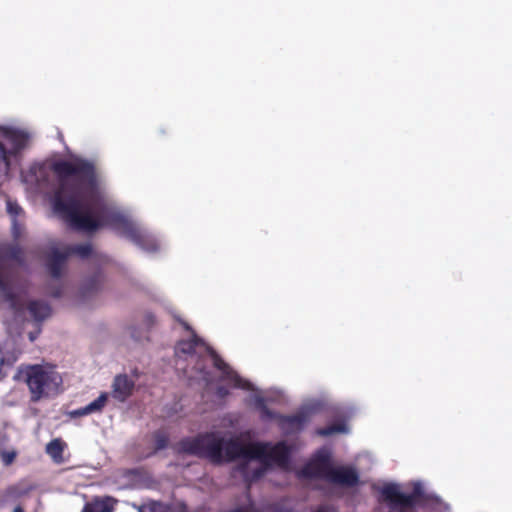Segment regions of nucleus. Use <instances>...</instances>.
I'll return each instance as SVG.
<instances>
[{"mask_svg":"<svg viewBox=\"0 0 512 512\" xmlns=\"http://www.w3.org/2000/svg\"><path fill=\"white\" fill-rule=\"evenodd\" d=\"M54 171L59 178L54 209L69 226L88 233L110 227L147 252L158 249L155 237L106 197L92 163L71 158L57 162Z\"/></svg>","mask_w":512,"mask_h":512,"instance_id":"1","label":"nucleus"},{"mask_svg":"<svg viewBox=\"0 0 512 512\" xmlns=\"http://www.w3.org/2000/svg\"><path fill=\"white\" fill-rule=\"evenodd\" d=\"M180 451L204 456L211 461H238L245 480L253 481L261 477L273 466L286 467L289 459V448L284 442L244 443L238 437L227 438L222 432H210L194 439H186L180 443Z\"/></svg>","mask_w":512,"mask_h":512,"instance_id":"2","label":"nucleus"},{"mask_svg":"<svg viewBox=\"0 0 512 512\" xmlns=\"http://www.w3.org/2000/svg\"><path fill=\"white\" fill-rule=\"evenodd\" d=\"M175 366L190 380L203 384L207 391H215L219 398L228 394L226 386L254 391L253 385L240 378L211 348L192 334L175 347Z\"/></svg>","mask_w":512,"mask_h":512,"instance_id":"3","label":"nucleus"},{"mask_svg":"<svg viewBox=\"0 0 512 512\" xmlns=\"http://www.w3.org/2000/svg\"><path fill=\"white\" fill-rule=\"evenodd\" d=\"M0 297L13 313L16 321H22L28 313L35 321H43L50 313L49 305L43 301H28L27 285L23 281L0 277Z\"/></svg>","mask_w":512,"mask_h":512,"instance_id":"4","label":"nucleus"},{"mask_svg":"<svg viewBox=\"0 0 512 512\" xmlns=\"http://www.w3.org/2000/svg\"><path fill=\"white\" fill-rule=\"evenodd\" d=\"M304 478L318 479L330 489H339L352 484V468L333 465L330 453L319 450L314 458L300 471Z\"/></svg>","mask_w":512,"mask_h":512,"instance_id":"5","label":"nucleus"},{"mask_svg":"<svg viewBox=\"0 0 512 512\" xmlns=\"http://www.w3.org/2000/svg\"><path fill=\"white\" fill-rule=\"evenodd\" d=\"M77 255L82 259L89 258L94 265L103 264L108 261L105 255L93 250L90 243L66 245L61 242L52 241L46 252V265L52 277H61L66 259L70 255Z\"/></svg>","mask_w":512,"mask_h":512,"instance_id":"6","label":"nucleus"},{"mask_svg":"<svg viewBox=\"0 0 512 512\" xmlns=\"http://www.w3.org/2000/svg\"><path fill=\"white\" fill-rule=\"evenodd\" d=\"M23 377L33 401L58 394L62 385L61 375L50 365L28 366Z\"/></svg>","mask_w":512,"mask_h":512,"instance_id":"7","label":"nucleus"},{"mask_svg":"<svg viewBox=\"0 0 512 512\" xmlns=\"http://www.w3.org/2000/svg\"><path fill=\"white\" fill-rule=\"evenodd\" d=\"M380 511L381 512H414L415 505L423 496L421 483H414L412 494H406L402 487L396 483H385L379 489Z\"/></svg>","mask_w":512,"mask_h":512,"instance_id":"8","label":"nucleus"},{"mask_svg":"<svg viewBox=\"0 0 512 512\" xmlns=\"http://www.w3.org/2000/svg\"><path fill=\"white\" fill-rule=\"evenodd\" d=\"M266 400L267 398L261 392L256 391L250 396L249 402L259 410L263 420H276L284 432H296L307 422L308 416L304 409L292 416H281L267 408Z\"/></svg>","mask_w":512,"mask_h":512,"instance_id":"9","label":"nucleus"},{"mask_svg":"<svg viewBox=\"0 0 512 512\" xmlns=\"http://www.w3.org/2000/svg\"><path fill=\"white\" fill-rule=\"evenodd\" d=\"M29 135L24 130L10 126H0V153L8 168L10 156L16 155L26 146Z\"/></svg>","mask_w":512,"mask_h":512,"instance_id":"10","label":"nucleus"},{"mask_svg":"<svg viewBox=\"0 0 512 512\" xmlns=\"http://www.w3.org/2000/svg\"><path fill=\"white\" fill-rule=\"evenodd\" d=\"M48 168L35 164L31 166L29 172L24 175V181L31 185L34 190L41 191L48 185Z\"/></svg>","mask_w":512,"mask_h":512,"instance_id":"11","label":"nucleus"},{"mask_svg":"<svg viewBox=\"0 0 512 512\" xmlns=\"http://www.w3.org/2000/svg\"><path fill=\"white\" fill-rule=\"evenodd\" d=\"M134 382L127 375H117L112 383L111 396L120 402H124L131 394Z\"/></svg>","mask_w":512,"mask_h":512,"instance_id":"12","label":"nucleus"},{"mask_svg":"<svg viewBox=\"0 0 512 512\" xmlns=\"http://www.w3.org/2000/svg\"><path fill=\"white\" fill-rule=\"evenodd\" d=\"M6 209L7 213L11 217L13 237L15 239H18L22 235L24 230L21 221L24 215V211L17 202L12 201L11 199L6 200Z\"/></svg>","mask_w":512,"mask_h":512,"instance_id":"13","label":"nucleus"},{"mask_svg":"<svg viewBox=\"0 0 512 512\" xmlns=\"http://www.w3.org/2000/svg\"><path fill=\"white\" fill-rule=\"evenodd\" d=\"M108 400V393H101L98 398L88 405L69 412L71 418L83 417L101 412Z\"/></svg>","mask_w":512,"mask_h":512,"instance_id":"14","label":"nucleus"},{"mask_svg":"<svg viewBox=\"0 0 512 512\" xmlns=\"http://www.w3.org/2000/svg\"><path fill=\"white\" fill-rule=\"evenodd\" d=\"M102 287V276L100 273H95L85 278L80 287V294L83 298H87L98 291Z\"/></svg>","mask_w":512,"mask_h":512,"instance_id":"15","label":"nucleus"},{"mask_svg":"<svg viewBox=\"0 0 512 512\" xmlns=\"http://www.w3.org/2000/svg\"><path fill=\"white\" fill-rule=\"evenodd\" d=\"M373 464V459L368 453L359 454L354 459V487L360 482V475L369 470Z\"/></svg>","mask_w":512,"mask_h":512,"instance_id":"16","label":"nucleus"},{"mask_svg":"<svg viewBox=\"0 0 512 512\" xmlns=\"http://www.w3.org/2000/svg\"><path fill=\"white\" fill-rule=\"evenodd\" d=\"M63 448L62 441L60 439H54L47 444L46 452L55 461H59L62 459Z\"/></svg>","mask_w":512,"mask_h":512,"instance_id":"17","label":"nucleus"},{"mask_svg":"<svg viewBox=\"0 0 512 512\" xmlns=\"http://www.w3.org/2000/svg\"><path fill=\"white\" fill-rule=\"evenodd\" d=\"M138 512H168V507L161 502L150 501L139 506Z\"/></svg>","mask_w":512,"mask_h":512,"instance_id":"18","label":"nucleus"},{"mask_svg":"<svg viewBox=\"0 0 512 512\" xmlns=\"http://www.w3.org/2000/svg\"><path fill=\"white\" fill-rule=\"evenodd\" d=\"M127 332L130 338L137 343H141L144 339H146V330L144 328H139L136 325H130L127 328Z\"/></svg>","mask_w":512,"mask_h":512,"instance_id":"19","label":"nucleus"},{"mask_svg":"<svg viewBox=\"0 0 512 512\" xmlns=\"http://www.w3.org/2000/svg\"><path fill=\"white\" fill-rule=\"evenodd\" d=\"M82 512H109V509L105 501L96 500L86 504Z\"/></svg>","mask_w":512,"mask_h":512,"instance_id":"20","label":"nucleus"},{"mask_svg":"<svg viewBox=\"0 0 512 512\" xmlns=\"http://www.w3.org/2000/svg\"><path fill=\"white\" fill-rule=\"evenodd\" d=\"M343 424H333L318 430V434L322 436H330L337 433L346 432Z\"/></svg>","mask_w":512,"mask_h":512,"instance_id":"21","label":"nucleus"},{"mask_svg":"<svg viewBox=\"0 0 512 512\" xmlns=\"http://www.w3.org/2000/svg\"><path fill=\"white\" fill-rule=\"evenodd\" d=\"M155 324V316L150 313V312H147L144 314V317H143V326H144V329L145 330H148L150 329L153 325Z\"/></svg>","mask_w":512,"mask_h":512,"instance_id":"22","label":"nucleus"},{"mask_svg":"<svg viewBox=\"0 0 512 512\" xmlns=\"http://www.w3.org/2000/svg\"><path fill=\"white\" fill-rule=\"evenodd\" d=\"M15 457V451H4L1 453V459L5 465H10L14 461Z\"/></svg>","mask_w":512,"mask_h":512,"instance_id":"23","label":"nucleus"},{"mask_svg":"<svg viewBox=\"0 0 512 512\" xmlns=\"http://www.w3.org/2000/svg\"><path fill=\"white\" fill-rule=\"evenodd\" d=\"M430 503H431V505H432L433 509H435V510H439L440 512H441L442 510H447V509H448V506H447L445 503H443V502H442L440 499H438V498L431 499V500H430Z\"/></svg>","mask_w":512,"mask_h":512,"instance_id":"24","label":"nucleus"},{"mask_svg":"<svg viewBox=\"0 0 512 512\" xmlns=\"http://www.w3.org/2000/svg\"><path fill=\"white\" fill-rule=\"evenodd\" d=\"M167 446V439L163 435H157L156 437V449H164Z\"/></svg>","mask_w":512,"mask_h":512,"instance_id":"25","label":"nucleus"},{"mask_svg":"<svg viewBox=\"0 0 512 512\" xmlns=\"http://www.w3.org/2000/svg\"><path fill=\"white\" fill-rule=\"evenodd\" d=\"M231 512H259V511L256 509L254 504L249 503L247 506H243V507L237 508V509H235L234 511H231Z\"/></svg>","mask_w":512,"mask_h":512,"instance_id":"26","label":"nucleus"},{"mask_svg":"<svg viewBox=\"0 0 512 512\" xmlns=\"http://www.w3.org/2000/svg\"><path fill=\"white\" fill-rule=\"evenodd\" d=\"M317 512H333V508L327 505L321 506Z\"/></svg>","mask_w":512,"mask_h":512,"instance_id":"27","label":"nucleus"},{"mask_svg":"<svg viewBox=\"0 0 512 512\" xmlns=\"http://www.w3.org/2000/svg\"><path fill=\"white\" fill-rule=\"evenodd\" d=\"M36 337H37V333H33V332L29 333L30 341H34L36 339Z\"/></svg>","mask_w":512,"mask_h":512,"instance_id":"28","label":"nucleus"},{"mask_svg":"<svg viewBox=\"0 0 512 512\" xmlns=\"http://www.w3.org/2000/svg\"><path fill=\"white\" fill-rule=\"evenodd\" d=\"M13 512H24V511H23V509H22L20 506H18V507H16V508L13 510Z\"/></svg>","mask_w":512,"mask_h":512,"instance_id":"29","label":"nucleus"},{"mask_svg":"<svg viewBox=\"0 0 512 512\" xmlns=\"http://www.w3.org/2000/svg\"><path fill=\"white\" fill-rule=\"evenodd\" d=\"M182 324L184 325V327H185L187 330H189V329H190V328H189V326H188L185 322H182Z\"/></svg>","mask_w":512,"mask_h":512,"instance_id":"30","label":"nucleus"},{"mask_svg":"<svg viewBox=\"0 0 512 512\" xmlns=\"http://www.w3.org/2000/svg\"><path fill=\"white\" fill-rule=\"evenodd\" d=\"M53 295H54L55 297H58V296H60V293L57 291V292L53 293Z\"/></svg>","mask_w":512,"mask_h":512,"instance_id":"31","label":"nucleus"}]
</instances>
